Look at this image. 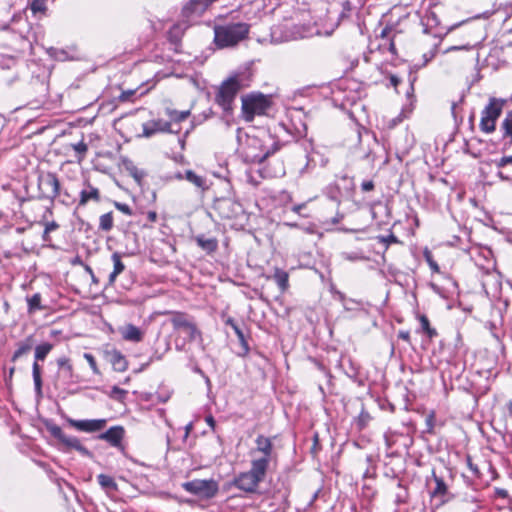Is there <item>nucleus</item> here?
I'll return each instance as SVG.
<instances>
[{
    "label": "nucleus",
    "mask_w": 512,
    "mask_h": 512,
    "mask_svg": "<svg viewBox=\"0 0 512 512\" xmlns=\"http://www.w3.org/2000/svg\"><path fill=\"white\" fill-rule=\"evenodd\" d=\"M250 25L243 22L215 26L214 42L219 48L238 44L248 37Z\"/></svg>",
    "instance_id": "1"
},
{
    "label": "nucleus",
    "mask_w": 512,
    "mask_h": 512,
    "mask_svg": "<svg viewBox=\"0 0 512 512\" xmlns=\"http://www.w3.org/2000/svg\"><path fill=\"white\" fill-rule=\"evenodd\" d=\"M268 469L265 468V461H251V467L246 472H241L234 479L232 484L246 492L256 493L259 484L264 481Z\"/></svg>",
    "instance_id": "2"
},
{
    "label": "nucleus",
    "mask_w": 512,
    "mask_h": 512,
    "mask_svg": "<svg viewBox=\"0 0 512 512\" xmlns=\"http://www.w3.org/2000/svg\"><path fill=\"white\" fill-rule=\"evenodd\" d=\"M269 97L262 93H251L242 97V114L247 122L254 120L256 115L265 114L270 107Z\"/></svg>",
    "instance_id": "3"
},
{
    "label": "nucleus",
    "mask_w": 512,
    "mask_h": 512,
    "mask_svg": "<svg viewBox=\"0 0 512 512\" xmlns=\"http://www.w3.org/2000/svg\"><path fill=\"white\" fill-rule=\"evenodd\" d=\"M243 88L244 84L242 83L239 75L229 77L227 80L223 81L219 87L215 97L216 103L219 104L225 111L231 110L233 101L235 100L239 91Z\"/></svg>",
    "instance_id": "4"
},
{
    "label": "nucleus",
    "mask_w": 512,
    "mask_h": 512,
    "mask_svg": "<svg viewBox=\"0 0 512 512\" xmlns=\"http://www.w3.org/2000/svg\"><path fill=\"white\" fill-rule=\"evenodd\" d=\"M45 427L47 431L59 442H61L63 445H65L67 448L75 449L78 451L82 456L85 457H91L92 453L81 444L80 440L75 436H68L66 435L61 427L53 423L52 421H46Z\"/></svg>",
    "instance_id": "5"
},
{
    "label": "nucleus",
    "mask_w": 512,
    "mask_h": 512,
    "mask_svg": "<svg viewBox=\"0 0 512 512\" xmlns=\"http://www.w3.org/2000/svg\"><path fill=\"white\" fill-rule=\"evenodd\" d=\"M182 487L185 491L206 499H210L216 496L219 490L218 483L213 479H195L192 481L184 482Z\"/></svg>",
    "instance_id": "6"
},
{
    "label": "nucleus",
    "mask_w": 512,
    "mask_h": 512,
    "mask_svg": "<svg viewBox=\"0 0 512 512\" xmlns=\"http://www.w3.org/2000/svg\"><path fill=\"white\" fill-rule=\"evenodd\" d=\"M39 197L53 201L60 192V183L55 173L47 172L38 177Z\"/></svg>",
    "instance_id": "7"
},
{
    "label": "nucleus",
    "mask_w": 512,
    "mask_h": 512,
    "mask_svg": "<svg viewBox=\"0 0 512 512\" xmlns=\"http://www.w3.org/2000/svg\"><path fill=\"white\" fill-rule=\"evenodd\" d=\"M53 344L49 342L42 343L35 347V361L32 365V376L34 381L35 392L41 394L42 392V378H41V366L38 361H44L47 355L53 349Z\"/></svg>",
    "instance_id": "8"
},
{
    "label": "nucleus",
    "mask_w": 512,
    "mask_h": 512,
    "mask_svg": "<svg viewBox=\"0 0 512 512\" xmlns=\"http://www.w3.org/2000/svg\"><path fill=\"white\" fill-rule=\"evenodd\" d=\"M171 323L173 328L176 330H180L185 333L189 339V341L195 340L197 337L201 339V332L196 327V325L189 320V318L182 313H176L171 318Z\"/></svg>",
    "instance_id": "9"
},
{
    "label": "nucleus",
    "mask_w": 512,
    "mask_h": 512,
    "mask_svg": "<svg viewBox=\"0 0 512 512\" xmlns=\"http://www.w3.org/2000/svg\"><path fill=\"white\" fill-rule=\"evenodd\" d=\"M256 447L251 451V455L261 453L260 458L252 459L251 461H265V468L268 469L269 463L273 458V443L272 439L264 435H258L255 439Z\"/></svg>",
    "instance_id": "10"
},
{
    "label": "nucleus",
    "mask_w": 512,
    "mask_h": 512,
    "mask_svg": "<svg viewBox=\"0 0 512 512\" xmlns=\"http://www.w3.org/2000/svg\"><path fill=\"white\" fill-rule=\"evenodd\" d=\"M170 121H165L163 119H152L142 124L143 132L140 135L141 137L150 138L157 133H178L179 131H174L171 127Z\"/></svg>",
    "instance_id": "11"
},
{
    "label": "nucleus",
    "mask_w": 512,
    "mask_h": 512,
    "mask_svg": "<svg viewBox=\"0 0 512 512\" xmlns=\"http://www.w3.org/2000/svg\"><path fill=\"white\" fill-rule=\"evenodd\" d=\"M67 423L77 429L78 431L93 433L102 430L106 424V419H85V420H76L67 417Z\"/></svg>",
    "instance_id": "12"
},
{
    "label": "nucleus",
    "mask_w": 512,
    "mask_h": 512,
    "mask_svg": "<svg viewBox=\"0 0 512 512\" xmlns=\"http://www.w3.org/2000/svg\"><path fill=\"white\" fill-rule=\"evenodd\" d=\"M432 478L435 482L434 489L430 492L432 498L439 499L440 505H444L454 498V495L449 491L448 486L442 477L436 475L432 471Z\"/></svg>",
    "instance_id": "13"
},
{
    "label": "nucleus",
    "mask_w": 512,
    "mask_h": 512,
    "mask_svg": "<svg viewBox=\"0 0 512 512\" xmlns=\"http://www.w3.org/2000/svg\"><path fill=\"white\" fill-rule=\"evenodd\" d=\"M216 209L224 218L237 217L242 212V206L240 203L235 202L229 198H223L216 202Z\"/></svg>",
    "instance_id": "14"
},
{
    "label": "nucleus",
    "mask_w": 512,
    "mask_h": 512,
    "mask_svg": "<svg viewBox=\"0 0 512 512\" xmlns=\"http://www.w3.org/2000/svg\"><path fill=\"white\" fill-rule=\"evenodd\" d=\"M125 434V430L122 426L110 427L104 433L98 436V439L108 442L113 447H121V443Z\"/></svg>",
    "instance_id": "15"
},
{
    "label": "nucleus",
    "mask_w": 512,
    "mask_h": 512,
    "mask_svg": "<svg viewBox=\"0 0 512 512\" xmlns=\"http://www.w3.org/2000/svg\"><path fill=\"white\" fill-rule=\"evenodd\" d=\"M211 5L210 0H189L182 8V15L186 18L199 16Z\"/></svg>",
    "instance_id": "16"
},
{
    "label": "nucleus",
    "mask_w": 512,
    "mask_h": 512,
    "mask_svg": "<svg viewBox=\"0 0 512 512\" xmlns=\"http://www.w3.org/2000/svg\"><path fill=\"white\" fill-rule=\"evenodd\" d=\"M105 358L110 362L113 369L117 372H124L128 368L126 357L117 349L106 350Z\"/></svg>",
    "instance_id": "17"
},
{
    "label": "nucleus",
    "mask_w": 512,
    "mask_h": 512,
    "mask_svg": "<svg viewBox=\"0 0 512 512\" xmlns=\"http://www.w3.org/2000/svg\"><path fill=\"white\" fill-rule=\"evenodd\" d=\"M57 365H58V375L59 377H62L66 383H75V374L73 365L70 361V359L66 356L60 357L57 359Z\"/></svg>",
    "instance_id": "18"
},
{
    "label": "nucleus",
    "mask_w": 512,
    "mask_h": 512,
    "mask_svg": "<svg viewBox=\"0 0 512 512\" xmlns=\"http://www.w3.org/2000/svg\"><path fill=\"white\" fill-rule=\"evenodd\" d=\"M267 280H273L283 294L289 289V274L287 271L275 267L272 275H265Z\"/></svg>",
    "instance_id": "19"
},
{
    "label": "nucleus",
    "mask_w": 512,
    "mask_h": 512,
    "mask_svg": "<svg viewBox=\"0 0 512 512\" xmlns=\"http://www.w3.org/2000/svg\"><path fill=\"white\" fill-rule=\"evenodd\" d=\"M119 333L122 338L130 342H141L143 340L144 333L133 324H126L119 328Z\"/></svg>",
    "instance_id": "20"
},
{
    "label": "nucleus",
    "mask_w": 512,
    "mask_h": 512,
    "mask_svg": "<svg viewBox=\"0 0 512 512\" xmlns=\"http://www.w3.org/2000/svg\"><path fill=\"white\" fill-rule=\"evenodd\" d=\"M505 100L491 98L488 105L482 111V114L494 119L495 121L500 117L502 113Z\"/></svg>",
    "instance_id": "21"
},
{
    "label": "nucleus",
    "mask_w": 512,
    "mask_h": 512,
    "mask_svg": "<svg viewBox=\"0 0 512 512\" xmlns=\"http://www.w3.org/2000/svg\"><path fill=\"white\" fill-rule=\"evenodd\" d=\"M87 188L80 192L79 205H86L89 201H100L99 189L87 183Z\"/></svg>",
    "instance_id": "22"
},
{
    "label": "nucleus",
    "mask_w": 512,
    "mask_h": 512,
    "mask_svg": "<svg viewBox=\"0 0 512 512\" xmlns=\"http://www.w3.org/2000/svg\"><path fill=\"white\" fill-rule=\"evenodd\" d=\"M34 345V339L33 336H28L24 341L17 343V350L13 353L11 357L12 362H16L20 357L30 352Z\"/></svg>",
    "instance_id": "23"
},
{
    "label": "nucleus",
    "mask_w": 512,
    "mask_h": 512,
    "mask_svg": "<svg viewBox=\"0 0 512 512\" xmlns=\"http://www.w3.org/2000/svg\"><path fill=\"white\" fill-rule=\"evenodd\" d=\"M111 259L113 261V271L109 275L108 283L113 285L117 276L124 271L125 265L122 262L121 255L118 252H114L111 256Z\"/></svg>",
    "instance_id": "24"
},
{
    "label": "nucleus",
    "mask_w": 512,
    "mask_h": 512,
    "mask_svg": "<svg viewBox=\"0 0 512 512\" xmlns=\"http://www.w3.org/2000/svg\"><path fill=\"white\" fill-rule=\"evenodd\" d=\"M196 242L207 253H213L218 248V241L216 238H205L203 235L196 237Z\"/></svg>",
    "instance_id": "25"
},
{
    "label": "nucleus",
    "mask_w": 512,
    "mask_h": 512,
    "mask_svg": "<svg viewBox=\"0 0 512 512\" xmlns=\"http://www.w3.org/2000/svg\"><path fill=\"white\" fill-rule=\"evenodd\" d=\"M185 180L195 185L197 188H200L201 190H207L208 185L206 178L200 175H197L192 170H186L185 171Z\"/></svg>",
    "instance_id": "26"
},
{
    "label": "nucleus",
    "mask_w": 512,
    "mask_h": 512,
    "mask_svg": "<svg viewBox=\"0 0 512 512\" xmlns=\"http://www.w3.org/2000/svg\"><path fill=\"white\" fill-rule=\"evenodd\" d=\"M234 332L239 340L241 350L237 353L238 356L245 357L249 353V345L244 335L243 330L238 326L234 327Z\"/></svg>",
    "instance_id": "27"
},
{
    "label": "nucleus",
    "mask_w": 512,
    "mask_h": 512,
    "mask_svg": "<svg viewBox=\"0 0 512 512\" xmlns=\"http://www.w3.org/2000/svg\"><path fill=\"white\" fill-rule=\"evenodd\" d=\"M277 150H279V144L273 143L271 148L265 149V151L261 154L248 155L251 158V161L254 163H263L270 155L274 154Z\"/></svg>",
    "instance_id": "28"
},
{
    "label": "nucleus",
    "mask_w": 512,
    "mask_h": 512,
    "mask_svg": "<svg viewBox=\"0 0 512 512\" xmlns=\"http://www.w3.org/2000/svg\"><path fill=\"white\" fill-rule=\"evenodd\" d=\"M125 168L129 172V174L134 178V180L140 184L145 173L142 170H139L130 160L124 161Z\"/></svg>",
    "instance_id": "29"
},
{
    "label": "nucleus",
    "mask_w": 512,
    "mask_h": 512,
    "mask_svg": "<svg viewBox=\"0 0 512 512\" xmlns=\"http://www.w3.org/2000/svg\"><path fill=\"white\" fill-rule=\"evenodd\" d=\"M97 481L99 483V485L103 488V489H106V490H117V483L115 482V480L109 476V475H106V474H99L97 476Z\"/></svg>",
    "instance_id": "30"
},
{
    "label": "nucleus",
    "mask_w": 512,
    "mask_h": 512,
    "mask_svg": "<svg viewBox=\"0 0 512 512\" xmlns=\"http://www.w3.org/2000/svg\"><path fill=\"white\" fill-rule=\"evenodd\" d=\"M113 213L108 212L100 216L99 218V229L104 232H109L113 228Z\"/></svg>",
    "instance_id": "31"
},
{
    "label": "nucleus",
    "mask_w": 512,
    "mask_h": 512,
    "mask_svg": "<svg viewBox=\"0 0 512 512\" xmlns=\"http://www.w3.org/2000/svg\"><path fill=\"white\" fill-rule=\"evenodd\" d=\"M166 114L170 117L171 121L179 123L186 120L190 116V111H178L175 109H166Z\"/></svg>",
    "instance_id": "32"
},
{
    "label": "nucleus",
    "mask_w": 512,
    "mask_h": 512,
    "mask_svg": "<svg viewBox=\"0 0 512 512\" xmlns=\"http://www.w3.org/2000/svg\"><path fill=\"white\" fill-rule=\"evenodd\" d=\"M480 128L485 133H492L496 129V121L488 116L482 114L480 121Z\"/></svg>",
    "instance_id": "33"
},
{
    "label": "nucleus",
    "mask_w": 512,
    "mask_h": 512,
    "mask_svg": "<svg viewBox=\"0 0 512 512\" xmlns=\"http://www.w3.org/2000/svg\"><path fill=\"white\" fill-rule=\"evenodd\" d=\"M28 303V312L33 313L37 310H42L43 307L41 306V295L40 293H35L30 298H27Z\"/></svg>",
    "instance_id": "34"
},
{
    "label": "nucleus",
    "mask_w": 512,
    "mask_h": 512,
    "mask_svg": "<svg viewBox=\"0 0 512 512\" xmlns=\"http://www.w3.org/2000/svg\"><path fill=\"white\" fill-rule=\"evenodd\" d=\"M419 321H420L422 330L427 334V336L430 339L437 336V331H436V329H434L430 326V322H429V319L427 318V316L420 315Z\"/></svg>",
    "instance_id": "35"
},
{
    "label": "nucleus",
    "mask_w": 512,
    "mask_h": 512,
    "mask_svg": "<svg viewBox=\"0 0 512 512\" xmlns=\"http://www.w3.org/2000/svg\"><path fill=\"white\" fill-rule=\"evenodd\" d=\"M501 129L504 131L503 137H509L512 142V110L507 112L506 117L501 124Z\"/></svg>",
    "instance_id": "36"
},
{
    "label": "nucleus",
    "mask_w": 512,
    "mask_h": 512,
    "mask_svg": "<svg viewBox=\"0 0 512 512\" xmlns=\"http://www.w3.org/2000/svg\"><path fill=\"white\" fill-rule=\"evenodd\" d=\"M73 150L77 153V158L79 161L83 160L88 151V145L84 141H80L76 144L71 145Z\"/></svg>",
    "instance_id": "37"
},
{
    "label": "nucleus",
    "mask_w": 512,
    "mask_h": 512,
    "mask_svg": "<svg viewBox=\"0 0 512 512\" xmlns=\"http://www.w3.org/2000/svg\"><path fill=\"white\" fill-rule=\"evenodd\" d=\"M423 256H424L426 262L428 263L430 269L435 273H439L440 267L437 264V262L433 259L431 251L428 249H425L423 252Z\"/></svg>",
    "instance_id": "38"
},
{
    "label": "nucleus",
    "mask_w": 512,
    "mask_h": 512,
    "mask_svg": "<svg viewBox=\"0 0 512 512\" xmlns=\"http://www.w3.org/2000/svg\"><path fill=\"white\" fill-rule=\"evenodd\" d=\"M30 9L33 14L44 13L46 11V0H33Z\"/></svg>",
    "instance_id": "39"
},
{
    "label": "nucleus",
    "mask_w": 512,
    "mask_h": 512,
    "mask_svg": "<svg viewBox=\"0 0 512 512\" xmlns=\"http://www.w3.org/2000/svg\"><path fill=\"white\" fill-rule=\"evenodd\" d=\"M126 395H127L126 390L121 389L118 386H113L112 390L109 394V397L114 400H117V401H122L126 397Z\"/></svg>",
    "instance_id": "40"
},
{
    "label": "nucleus",
    "mask_w": 512,
    "mask_h": 512,
    "mask_svg": "<svg viewBox=\"0 0 512 512\" xmlns=\"http://www.w3.org/2000/svg\"><path fill=\"white\" fill-rule=\"evenodd\" d=\"M342 258L348 261H359V260H365L366 258L362 255L361 252L354 251V252H343Z\"/></svg>",
    "instance_id": "41"
},
{
    "label": "nucleus",
    "mask_w": 512,
    "mask_h": 512,
    "mask_svg": "<svg viewBox=\"0 0 512 512\" xmlns=\"http://www.w3.org/2000/svg\"><path fill=\"white\" fill-rule=\"evenodd\" d=\"M83 356H84L85 360L88 362L93 373L96 375L100 374V370L97 366L95 357L91 353H84Z\"/></svg>",
    "instance_id": "42"
},
{
    "label": "nucleus",
    "mask_w": 512,
    "mask_h": 512,
    "mask_svg": "<svg viewBox=\"0 0 512 512\" xmlns=\"http://www.w3.org/2000/svg\"><path fill=\"white\" fill-rule=\"evenodd\" d=\"M378 240L381 243H384L386 245V248L392 244V243H398V238L393 234H389L388 236H378Z\"/></svg>",
    "instance_id": "43"
},
{
    "label": "nucleus",
    "mask_w": 512,
    "mask_h": 512,
    "mask_svg": "<svg viewBox=\"0 0 512 512\" xmlns=\"http://www.w3.org/2000/svg\"><path fill=\"white\" fill-rule=\"evenodd\" d=\"M114 206L117 210L121 211L122 213H124L126 215L131 216L133 214L130 206L125 203L115 201Z\"/></svg>",
    "instance_id": "44"
},
{
    "label": "nucleus",
    "mask_w": 512,
    "mask_h": 512,
    "mask_svg": "<svg viewBox=\"0 0 512 512\" xmlns=\"http://www.w3.org/2000/svg\"><path fill=\"white\" fill-rule=\"evenodd\" d=\"M495 164L497 168L501 169L506 167L507 165H512V155L511 156H504L499 160L495 161Z\"/></svg>",
    "instance_id": "45"
},
{
    "label": "nucleus",
    "mask_w": 512,
    "mask_h": 512,
    "mask_svg": "<svg viewBox=\"0 0 512 512\" xmlns=\"http://www.w3.org/2000/svg\"><path fill=\"white\" fill-rule=\"evenodd\" d=\"M44 226V229H46V233H51L52 231H55L59 228V224L55 221L45 222Z\"/></svg>",
    "instance_id": "46"
},
{
    "label": "nucleus",
    "mask_w": 512,
    "mask_h": 512,
    "mask_svg": "<svg viewBox=\"0 0 512 512\" xmlns=\"http://www.w3.org/2000/svg\"><path fill=\"white\" fill-rule=\"evenodd\" d=\"M361 189L363 192H369L374 189V182L372 180L363 181L361 184Z\"/></svg>",
    "instance_id": "47"
},
{
    "label": "nucleus",
    "mask_w": 512,
    "mask_h": 512,
    "mask_svg": "<svg viewBox=\"0 0 512 512\" xmlns=\"http://www.w3.org/2000/svg\"><path fill=\"white\" fill-rule=\"evenodd\" d=\"M427 432L432 433L434 428V414H430L426 418Z\"/></svg>",
    "instance_id": "48"
},
{
    "label": "nucleus",
    "mask_w": 512,
    "mask_h": 512,
    "mask_svg": "<svg viewBox=\"0 0 512 512\" xmlns=\"http://www.w3.org/2000/svg\"><path fill=\"white\" fill-rule=\"evenodd\" d=\"M369 420H370L369 413L366 411H362L359 416V423L361 424V426L366 425Z\"/></svg>",
    "instance_id": "49"
},
{
    "label": "nucleus",
    "mask_w": 512,
    "mask_h": 512,
    "mask_svg": "<svg viewBox=\"0 0 512 512\" xmlns=\"http://www.w3.org/2000/svg\"><path fill=\"white\" fill-rule=\"evenodd\" d=\"M222 318L224 319L225 324L229 325L233 330H234V327H238L239 326L232 317H226L225 318V314H223Z\"/></svg>",
    "instance_id": "50"
},
{
    "label": "nucleus",
    "mask_w": 512,
    "mask_h": 512,
    "mask_svg": "<svg viewBox=\"0 0 512 512\" xmlns=\"http://www.w3.org/2000/svg\"><path fill=\"white\" fill-rule=\"evenodd\" d=\"M495 495L500 498H507L508 497V491L503 488H496L495 489Z\"/></svg>",
    "instance_id": "51"
},
{
    "label": "nucleus",
    "mask_w": 512,
    "mask_h": 512,
    "mask_svg": "<svg viewBox=\"0 0 512 512\" xmlns=\"http://www.w3.org/2000/svg\"><path fill=\"white\" fill-rule=\"evenodd\" d=\"M398 337L404 341H410V333L409 331L400 330L398 333Z\"/></svg>",
    "instance_id": "52"
},
{
    "label": "nucleus",
    "mask_w": 512,
    "mask_h": 512,
    "mask_svg": "<svg viewBox=\"0 0 512 512\" xmlns=\"http://www.w3.org/2000/svg\"><path fill=\"white\" fill-rule=\"evenodd\" d=\"M389 80H390V84H391L392 86H394L395 88H396V87L400 84V82H401V79H400L398 76L393 75V74H392V75H390Z\"/></svg>",
    "instance_id": "53"
},
{
    "label": "nucleus",
    "mask_w": 512,
    "mask_h": 512,
    "mask_svg": "<svg viewBox=\"0 0 512 512\" xmlns=\"http://www.w3.org/2000/svg\"><path fill=\"white\" fill-rule=\"evenodd\" d=\"M206 423L214 430L216 426V421L212 415H208L206 417Z\"/></svg>",
    "instance_id": "54"
},
{
    "label": "nucleus",
    "mask_w": 512,
    "mask_h": 512,
    "mask_svg": "<svg viewBox=\"0 0 512 512\" xmlns=\"http://www.w3.org/2000/svg\"><path fill=\"white\" fill-rule=\"evenodd\" d=\"M147 218L150 222H156L158 219V215L155 211H149L147 214Z\"/></svg>",
    "instance_id": "55"
},
{
    "label": "nucleus",
    "mask_w": 512,
    "mask_h": 512,
    "mask_svg": "<svg viewBox=\"0 0 512 512\" xmlns=\"http://www.w3.org/2000/svg\"><path fill=\"white\" fill-rule=\"evenodd\" d=\"M498 177H500L502 180H512V173L511 174H505L503 171H499L497 173Z\"/></svg>",
    "instance_id": "56"
},
{
    "label": "nucleus",
    "mask_w": 512,
    "mask_h": 512,
    "mask_svg": "<svg viewBox=\"0 0 512 512\" xmlns=\"http://www.w3.org/2000/svg\"><path fill=\"white\" fill-rule=\"evenodd\" d=\"M193 371H194L195 373H198V374H200L201 376L205 377L206 381L209 383V381H210V380H209V378L204 374L203 370H202L199 366H197V365H196V366L193 368Z\"/></svg>",
    "instance_id": "57"
},
{
    "label": "nucleus",
    "mask_w": 512,
    "mask_h": 512,
    "mask_svg": "<svg viewBox=\"0 0 512 512\" xmlns=\"http://www.w3.org/2000/svg\"><path fill=\"white\" fill-rule=\"evenodd\" d=\"M463 49H469V46H452V47L448 48L446 50V52L458 51V50H463Z\"/></svg>",
    "instance_id": "58"
},
{
    "label": "nucleus",
    "mask_w": 512,
    "mask_h": 512,
    "mask_svg": "<svg viewBox=\"0 0 512 512\" xmlns=\"http://www.w3.org/2000/svg\"><path fill=\"white\" fill-rule=\"evenodd\" d=\"M57 58L60 60H66L67 59V52L65 50H59Z\"/></svg>",
    "instance_id": "59"
},
{
    "label": "nucleus",
    "mask_w": 512,
    "mask_h": 512,
    "mask_svg": "<svg viewBox=\"0 0 512 512\" xmlns=\"http://www.w3.org/2000/svg\"><path fill=\"white\" fill-rule=\"evenodd\" d=\"M188 134H189V131H186L185 135L182 138H179V144H180L181 149L185 148V144H186L185 138L187 137Z\"/></svg>",
    "instance_id": "60"
},
{
    "label": "nucleus",
    "mask_w": 512,
    "mask_h": 512,
    "mask_svg": "<svg viewBox=\"0 0 512 512\" xmlns=\"http://www.w3.org/2000/svg\"><path fill=\"white\" fill-rule=\"evenodd\" d=\"M42 240L46 243L51 241L50 233H46V229L43 231Z\"/></svg>",
    "instance_id": "61"
},
{
    "label": "nucleus",
    "mask_w": 512,
    "mask_h": 512,
    "mask_svg": "<svg viewBox=\"0 0 512 512\" xmlns=\"http://www.w3.org/2000/svg\"><path fill=\"white\" fill-rule=\"evenodd\" d=\"M467 462H468V466H469V468H470L473 472H478V468H477V466H475V465H473V464H472L470 457H468Z\"/></svg>",
    "instance_id": "62"
},
{
    "label": "nucleus",
    "mask_w": 512,
    "mask_h": 512,
    "mask_svg": "<svg viewBox=\"0 0 512 512\" xmlns=\"http://www.w3.org/2000/svg\"><path fill=\"white\" fill-rule=\"evenodd\" d=\"M169 40L173 43H177L179 41V38H177L176 36H174L173 34V31L171 30L169 32Z\"/></svg>",
    "instance_id": "63"
},
{
    "label": "nucleus",
    "mask_w": 512,
    "mask_h": 512,
    "mask_svg": "<svg viewBox=\"0 0 512 512\" xmlns=\"http://www.w3.org/2000/svg\"><path fill=\"white\" fill-rule=\"evenodd\" d=\"M507 411L510 417H512V400L507 403Z\"/></svg>",
    "instance_id": "64"
}]
</instances>
